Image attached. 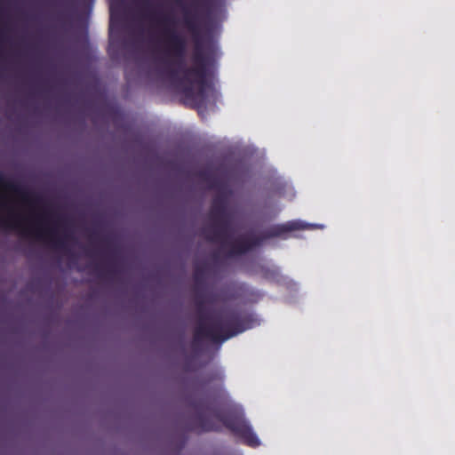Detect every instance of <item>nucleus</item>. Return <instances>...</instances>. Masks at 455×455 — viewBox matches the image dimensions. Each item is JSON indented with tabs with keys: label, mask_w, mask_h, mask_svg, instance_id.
Instances as JSON below:
<instances>
[{
	"label": "nucleus",
	"mask_w": 455,
	"mask_h": 455,
	"mask_svg": "<svg viewBox=\"0 0 455 455\" xmlns=\"http://www.w3.org/2000/svg\"><path fill=\"white\" fill-rule=\"evenodd\" d=\"M314 228H323V226L319 225V224L306 223L304 221L296 220L288 221L287 223H285L280 227V229L282 232L294 231V230H299V229H314Z\"/></svg>",
	"instance_id": "nucleus-5"
},
{
	"label": "nucleus",
	"mask_w": 455,
	"mask_h": 455,
	"mask_svg": "<svg viewBox=\"0 0 455 455\" xmlns=\"http://www.w3.org/2000/svg\"><path fill=\"white\" fill-rule=\"evenodd\" d=\"M196 338H207L213 341H218L220 339V334L219 332L218 325L215 323H202L197 331H196Z\"/></svg>",
	"instance_id": "nucleus-4"
},
{
	"label": "nucleus",
	"mask_w": 455,
	"mask_h": 455,
	"mask_svg": "<svg viewBox=\"0 0 455 455\" xmlns=\"http://www.w3.org/2000/svg\"><path fill=\"white\" fill-rule=\"evenodd\" d=\"M223 424L229 428L235 435L242 439L246 444L251 447H257L260 444V440L252 431L251 427L245 420L243 415L235 418L226 419Z\"/></svg>",
	"instance_id": "nucleus-3"
},
{
	"label": "nucleus",
	"mask_w": 455,
	"mask_h": 455,
	"mask_svg": "<svg viewBox=\"0 0 455 455\" xmlns=\"http://www.w3.org/2000/svg\"><path fill=\"white\" fill-rule=\"evenodd\" d=\"M0 228L14 230L38 239H52L55 230L47 217L21 202V194L12 181L0 174Z\"/></svg>",
	"instance_id": "nucleus-2"
},
{
	"label": "nucleus",
	"mask_w": 455,
	"mask_h": 455,
	"mask_svg": "<svg viewBox=\"0 0 455 455\" xmlns=\"http://www.w3.org/2000/svg\"><path fill=\"white\" fill-rule=\"evenodd\" d=\"M232 336H233V335L227 336V337L223 338V339H221V341L227 340L228 339H229V338H230V337H232Z\"/></svg>",
	"instance_id": "nucleus-6"
},
{
	"label": "nucleus",
	"mask_w": 455,
	"mask_h": 455,
	"mask_svg": "<svg viewBox=\"0 0 455 455\" xmlns=\"http://www.w3.org/2000/svg\"><path fill=\"white\" fill-rule=\"evenodd\" d=\"M161 41L171 76L188 97L204 105L209 97L215 95L208 83L211 68L208 60L198 52L189 59L184 57L185 40L172 20L161 25Z\"/></svg>",
	"instance_id": "nucleus-1"
},
{
	"label": "nucleus",
	"mask_w": 455,
	"mask_h": 455,
	"mask_svg": "<svg viewBox=\"0 0 455 455\" xmlns=\"http://www.w3.org/2000/svg\"><path fill=\"white\" fill-rule=\"evenodd\" d=\"M247 249H248V247H243V248L239 249V251H246Z\"/></svg>",
	"instance_id": "nucleus-7"
}]
</instances>
